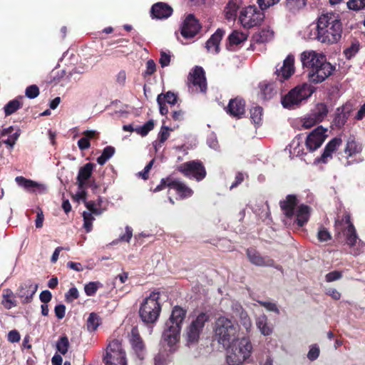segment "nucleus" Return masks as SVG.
<instances>
[{"mask_svg": "<svg viewBox=\"0 0 365 365\" xmlns=\"http://www.w3.org/2000/svg\"><path fill=\"white\" fill-rule=\"evenodd\" d=\"M329 110L325 103H317L315 107L310 111L314 119L319 123L322 122L327 116Z\"/></svg>", "mask_w": 365, "mask_h": 365, "instance_id": "32", "label": "nucleus"}, {"mask_svg": "<svg viewBox=\"0 0 365 365\" xmlns=\"http://www.w3.org/2000/svg\"><path fill=\"white\" fill-rule=\"evenodd\" d=\"M227 346L226 362L228 365H243L252 361L254 346L250 336L235 337Z\"/></svg>", "mask_w": 365, "mask_h": 365, "instance_id": "3", "label": "nucleus"}, {"mask_svg": "<svg viewBox=\"0 0 365 365\" xmlns=\"http://www.w3.org/2000/svg\"><path fill=\"white\" fill-rule=\"evenodd\" d=\"M324 56L322 53L313 50L304 51L301 53L300 60L303 68L307 69V73L318 65V63H320L321 58Z\"/></svg>", "mask_w": 365, "mask_h": 365, "instance_id": "16", "label": "nucleus"}, {"mask_svg": "<svg viewBox=\"0 0 365 365\" xmlns=\"http://www.w3.org/2000/svg\"><path fill=\"white\" fill-rule=\"evenodd\" d=\"M186 311L180 307H175L169 319L165 322L162 341L164 345L169 348L170 353L178 349L180 341V331L182 322L185 318Z\"/></svg>", "mask_w": 365, "mask_h": 365, "instance_id": "2", "label": "nucleus"}, {"mask_svg": "<svg viewBox=\"0 0 365 365\" xmlns=\"http://www.w3.org/2000/svg\"><path fill=\"white\" fill-rule=\"evenodd\" d=\"M350 253L354 256L365 253V242L361 240L359 243H356L355 246L350 247Z\"/></svg>", "mask_w": 365, "mask_h": 365, "instance_id": "52", "label": "nucleus"}, {"mask_svg": "<svg viewBox=\"0 0 365 365\" xmlns=\"http://www.w3.org/2000/svg\"><path fill=\"white\" fill-rule=\"evenodd\" d=\"M347 6L354 11L362 9L365 7V0H349Z\"/></svg>", "mask_w": 365, "mask_h": 365, "instance_id": "54", "label": "nucleus"}, {"mask_svg": "<svg viewBox=\"0 0 365 365\" xmlns=\"http://www.w3.org/2000/svg\"><path fill=\"white\" fill-rule=\"evenodd\" d=\"M115 153V148L112 146L106 147L102 154L97 158L98 164L104 165Z\"/></svg>", "mask_w": 365, "mask_h": 365, "instance_id": "42", "label": "nucleus"}, {"mask_svg": "<svg viewBox=\"0 0 365 365\" xmlns=\"http://www.w3.org/2000/svg\"><path fill=\"white\" fill-rule=\"evenodd\" d=\"M259 97L262 100L270 99L276 93V91L274 89V86L272 83H267L265 82L261 83L259 84Z\"/></svg>", "mask_w": 365, "mask_h": 365, "instance_id": "34", "label": "nucleus"}, {"mask_svg": "<svg viewBox=\"0 0 365 365\" xmlns=\"http://www.w3.org/2000/svg\"><path fill=\"white\" fill-rule=\"evenodd\" d=\"M83 227L87 232H89L92 230V223L94 217L91 215V213L86 212V211L83 213Z\"/></svg>", "mask_w": 365, "mask_h": 365, "instance_id": "53", "label": "nucleus"}, {"mask_svg": "<svg viewBox=\"0 0 365 365\" xmlns=\"http://www.w3.org/2000/svg\"><path fill=\"white\" fill-rule=\"evenodd\" d=\"M15 181L19 187L27 192L42 194L46 190V186L44 184L26 179L22 176L16 177Z\"/></svg>", "mask_w": 365, "mask_h": 365, "instance_id": "19", "label": "nucleus"}, {"mask_svg": "<svg viewBox=\"0 0 365 365\" xmlns=\"http://www.w3.org/2000/svg\"><path fill=\"white\" fill-rule=\"evenodd\" d=\"M359 42L356 40L351 41V45L349 46L344 51V54L347 59L351 58L354 56L359 50Z\"/></svg>", "mask_w": 365, "mask_h": 365, "instance_id": "44", "label": "nucleus"}, {"mask_svg": "<svg viewBox=\"0 0 365 365\" xmlns=\"http://www.w3.org/2000/svg\"><path fill=\"white\" fill-rule=\"evenodd\" d=\"M153 128L154 122L153 120H150L143 125L136 128L135 131L142 136H145L150 130L153 129Z\"/></svg>", "mask_w": 365, "mask_h": 365, "instance_id": "49", "label": "nucleus"}, {"mask_svg": "<svg viewBox=\"0 0 365 365\" xmlns=\"http://www.w3.org/2000/svg\"><path fill=\"white\" fill-rule=\"evenodd\" d=\"M188 81L195 88L196 91L202 93L206 91L207 83L202 68L196 66L193 70H192L190 73Z\"/></svg>", "mask_w": 365, "mask_h": 365, "instance_id": "15", "label": "nucleus"}, {"mask_svg": "<svg viewBox=\"0 0 365 365\" xmlns=\"http://www.w3.org/2000/svg\"><path fill=\"white\" fill-rule=\"evenodd\" d=\"M37 289V284L27 281L19 287L16 292V296L21 300L23 304L29 303L31 302Z\"/></svg>", "mask_w": 365, "mask_h": 365, "instance_id": "18", "label": "nucleus"}, {"mask_svg": "<svg viewBox=\"0 0 365 365\" xmlns=\"http://www.w3.org/2000/svg\"><path fill=\"white\" fill-rule=\"evenodd\" d=\"M224 31L218 29L207 41L205 48L207 52L217 54L220 51V43L224 36Z\"/></svg>", "mask_w": 365, "mask_h": 365, "instance_id": "27", "label": "nucleus"}, {"mask_svg": "<svg viewBox=\"0 0 365 365\" xmlns=\"http://www.w3.org/2000/svg\"><path fill=\"white\" fill-rule=\"evenodd\" d=\"M200 25L191 14L188 15L181 26V34L185 38L194 37L200 31Z\"/></svg>", "mask_w": 365, "mask_h": 365, "instance_id": "17", "label": "nucleus"}, {"mask_svg": "<svg viewBox=\"0 0 365 365\" xmlns=\"http://www.w3.org/2000/svg\"><path fill=\"white\" fill-rule=\"evenodd\" d=\"M101 324V319L96 313L92 312L89 314L86 322L87 329L89 331H96Z\"/></svg>", "mask_w": 365, "mask_h": 365, "instance_id": "39", "label": "nucleus"}, {"mask_svg": "<svg viewBox=\"0 0 365 365\" xmlns=\"http://www.w3.org/2000/svg\"><path fill=\"white\" fill-rule=\"evenodd\" d=\"M132 236L133 229L129 226H126L125 234L120 235L118 239L113 240L112 242V245H117L120 241L129 242L130 239L132 238Z\"/></svg>", "mask_w": 365, "mask_h": 365, "instance_id": "50", "label": "nucleus"}, {"mask_svg": "<svg viewBox=\"0 0 365 365\" xmlns=\"http://www.w3.org/2000/svg\"><path fill=\"white\" fill-rule=\"evenodd\" d=\"M238 327L230 319L220 317L215 323L214 332L218 343L224 347L228 346L237 334Z\"/></svg>", "mask_w": 365, "mask_h": 365, "instance_id": "7", "label": "nucleus"}, {"mask_svg": "<svg viewBox=\"0 0 365 365\" xmlns=\"http://www.w3.org/2000/svg\"><path fill=\"white\" fill-rule=\"evenodd\" d=\"M158 103H165L171 106H174L177 102V96L172 92H168L165 94H160L157 98Z\"/></svg>", "mask_w": 365, "mask_h": 365, "instance_id": "41", "label": "nucleus"}, {"mask_svg": "<svg viewBox=\"0 0 365 365\" xmlns=\"http://www.w3.org/2000/svg\"><path fill=\"white\" fill-rule=\"evenodd\" d=\"M155 365H165L168 361V355L165 353H159L155 357Z\"/></svg>", "mask_w": 365, "mask_h": 365, "instance_id": "61", "label": "nucleus"}, {"mask_svg": "<svg viewBox=\"0 0 365 365\" xmlns=\"http://www.w3.org/2000/svg\"><path fill=\"white\" fill-rule=\"evenodd\" d=\"M256 327L263 336H269L272 334L274 328L273 326L269 323L268 319L266 315L261 314L255 319Z\"/></svg>", "mask_w": 365, "mask_h": 365, "instance_id": "28", "label": "nucleus"}, {"mask_svg": "<svg viewBox=\"0 0 365 365\" xmlns=\"http://www.w3.org/2000/svg\"><path fill=\"white\" fill-rule=\"evenodd\" d=\"M306 5V0H286L285 6L292 12H296L304 8Z\"/></svg>", "mask_w": 365, "mask_h": 365, "instance_id": "43", "label": "nucleus"}, {"mask_svg": "<svg viewBox=\"0 0 365 365\" xmlns=\"http://www.w3.org/2000/svg\"><path fill=\"white\" fill-rule=\"evenodd\" d=\"M294 56L288 55L284 60L283 65L279 68H277L276 74L281 82L288 79L294 73Z\"/></svg>", "mask_w": 365, "mask_h": 365, "instance_id": "20", "label": "nucleus"}, {"mask_svg": "<svg viewBox=\"0 0 365 365\" xmlns=\"http://www.w3.org/2000/svg\"><path fill=\"white\" fill-rule=\"evenodd\" d=\"M105 365H127L126 354L118 340L110 341L103 357Z\"/></svg>", "mask_w": 365, "mask_h": 365, "instance_id": "10", "label": "nucleus"}, {"mask_svg": "<svg viewBox=\"0 0 365 365\" xmlns=\"http://www.w3.org/2000/svg\"><path fill=\"white\" fill-rule=\"evenodd\" d=\"M171 130L167 126H162L160 131L158 134V140L153 143V146L157 152L161 147L164 142L170 136V131Z\"/></svg>", "mask_w": 365, "mask_h": 365, "instance_id": "37", "label": "nucleus"}, {"mask_svg": "<svg viewBox=\"0 0 365 365\" xmlns=\"http://www.w3.org/2000/svg\"><path fill=\"white\" fill-rule=\"evenodd\" d=\"M341 139L340 138H334L330 140L324 148V152L319 158H317L316 161L318 163H327L332 158L333 153L341 144Z\"/></svg>", "mask_w": 365, "mask_h": 365, "instance_id": "23", "label": "nucleus"}, {"mask_svg": "<svg viewBox=\"0 0 365 365\" xmlns=\"http://www.w3.org/2000/svg\"><path fill=\"white\" fill-rule=\"evenodd\" d=\"M156 71V65L153 60H148L146 63V69L144 72L145 76H151Z\"/></svg>", "mask_w": 365, "mask_h": 365, "instance_id": "63", "label": "nucleus"}, {"mask_svg": "<svg viewBox=\"0 0 365 365\" xmlns=\"http://www.w3.org/2000/svg\"><path fill=\"white\" fill-rule=\"evenodd\" d=\"M263 9L256 6H249L242 9L239 15V21L245 29L259 26L264 19Z\"/></svg>", "mask_w": 365, "mask_h": 365, "instance_id": "9", "label": "nucleus"}, {"mask_svg": "<svg viewBox=\"0 0 365 365\" xmlns=\"http://www.w3.org/2000/svg\"><path fill=\"white\" fill-rule=\"evenodd\" d=\"M227 112L231 116L240 118L245 113V103L241 98H234L230 101Z\"/></svg>", "mask_w": 365, "mask_h": 365, "instance_id": "25", "label": "nucleus"}, {"mask_svg": "<svg viewBox=\"0 0 365 365\" xmlns=\"http://www.w3.org/2000/svg\"><path fill=\"white\" fill-rule=\"evenodd\" d=\"M236 309L240 312L239 318L240 324L245 329L247 333H250L252 327V323L250 318L247 312L242 310L241 306L237 305L236 307Z\"/></svg>", "mask_w": 365, "mask_h": 365, "instance_id": "35", "label": "nucleus"}, {"mask_svg": "<svg viewBox=\"0 0 365 365\" xmlns=\"http://www.w3.org/2000/svg\"><path fill=\"white\" fill-rule=\"evenodd\" d=\"M208 320L209 316L206 313L202 312L187 326L185 330V337L188 346L196 344L198 342L205 323Z\"/></svg>", "mask_w": 365, "mask_h": 365, "instance_id": "8", "label": "nucleus"}, {"mask_svg": "<svg viewBox=\"0 0 365 365\" xmlns=\"http://www.w3.org/2000/svg\"><path fill=\"white\" fill-rule=\"evenodd\" d=\"M100 283L98 282H92L85 285L84 290L88 296H93L98 290Z\"/></svg>", "mask_w": 365, "mask_h": 365, "instance_id": "55", "label": "nucleus"}, {"mask_svg": "<svg viewBox=\"0 0 365 365\" xmlns=\"http://www.w3.org/2000/svg\"><path fill=\"white\" fill-rule=\"evenodd\" d=\"M21 106V102L19 99H14L9 101L4 106V113L6 116L11 115L16 111Z\"/></svg>", "mask_w": 365, "mask_h": 365, "instance_id": "46", "label": "nucleus"}, {"mask_svg": "<svg viewBox=\"0 0 365 365\" xmlns=\"http://www.w3.org/2000/svg\"><path fill=\"white\" fill-rule=\"evenodd\" d=\"M178 170L185 177L197 181H201L206 176L205 168L199 160L184 163L178 166Z\"/></svg>", "mask_w": 365, "mask_h": 365, "instance_id": "12", "label": "nucleus"}, {"mask_svg": "<svg viewBox=\"0 0 365 365\" xmlns=\"http://www.w3.org/2000/svg\"><path fill=\"white\" fill-rule=\"evenodd\" d=\"M129 341L132 349L138 357L140 359H143L145 356V345L136 327H133L131 329L129 335Z\"/></svg>", "mask_w": 365, "mask_h": 365, "instance_id": "21", "label": "nucleus"}, {"mask_svg": "<svg viewBox=\"0 0 365 365\" xmlns=\"http://www.w3.org/2000/svg\"><path fill=\"white\" fill-rule=\"evenodd\" d=\"M159 62L162 67L168 66L170 62V55L165 51H161Z\"/></svg>", "mask_w": 365, "mask_h": 365, "instance_id": "64", "label": "nucleus"}, {"mask_svg": "<svg viewBox=\"0 0 365 365\" xmlns=\"http://www.w3.org/2000/svg\"><path fill=\"white\" fill-rule=\"evenodd\" d=\"M247 255L250 262L256 265L262 267H272L274 262L269 257H262L254 249H248L247 250Z\"/></svg>", "mask_w": 365, "mask_h": 365, "instance_id": "24", "label": "nucleus"}, {"mask_svg": "<svg viewBox=\"0 0 365 365\" xmlns=\"http://www.w3.org/2000/svg\"><path fill=\"white\" fill-rule=\"evenodd\" d=\"M69 347V341L67 336H61L56 343V349L61 354L64 355L67 353Z\"/></svg>", "mask_w": 365, "mask_h": 365, "instance_id": "47", "label": "nucleus"}, {"mask_svg": "<svg viewBox=\"0 0 365 365\" xmlns=\"http://www.w3.org/2000/svg\"><path fill=\"white\" fill-rule=\"evenodd\" d=\"M247 38V35L243 32L234 31L228 36L230 46H237L245 41Z\"/></svg>", "mask_w": 365, "mask_h": 365, "instance_id": "36", "label": "nucleus"}, {"mask_svg": "<svg viewBox=\"0 0 365 365\" xmlns=\"http://www.w3.org/2000/svg\"><path fill=\"white\" fill-rule=\"evenodd\" d=\"M26 96L29 98L33 99L37 97L39 94V89L37 86L31 85L26 88L25 92Z\"/></svg>", "mask_w": 365, "mask_h": 365, "instance_id": "57", "label": "nucleus"}, {"mask_svg": "<svg viewBox=\"0 0 365 365\" xmlns=\"http://www.w3.org/2000/svg\"><path fill=\"white\" fill-rule=\"evenodd\" d=\"M291 148L292 149V153L294 155H296L297 156H301L304 154L303 151V145H300L298 140H293L292 144L290 145Z\"/></svg>", "mask_w": 365, "mask_h": 365, "instance_id": "56", "label": "nucleus"}, {"mask_svg": "<svg viewBox=\"0 0 365 365\" xmlns=\"http://www.w3.org/2000/svg\"><path fill=\"white\" fill-rule=\"evenodd\" d=\"M262 108L255 106L250 110V118L254 124L259 125L262 123Z\"/></svg>", "mask_w": 365, "mask_h": 365, "instance_id": "45", "label": "nucleus"}, {"mask_svg": "<svg viewBox=\"0 0 365 365\" xmlns=\"http://www.w3.org/2000/svg\"><path fill=\"white\" fill-rule=\"evenodd\" d=\"M341 34L342 24L338 14L327 13L318 19L317 38L319 41L336 43L341 39Z\"/></svg>", "mask_w": 365, "mask_h": 365, "instance_id": "1", "label": "nucleus"}, {"mask_svg": "<svg viewBox=\"0 0 365 365\" xmlns=\"http://www.w3.org/2000/svg\"><path fill=\"white\" fill-rule=\"evenodd\" d=\"M79 297L78 291L76 287H71L66 294L67 302H72Z\"/></svg>", "mask_w": 365, "mask_h": 365, "instance_id": "62", "label": "nucleus"}, {"mask_svg": "<svg viewBox=\"0 0 365 365\" xmlns=\"http://www.w3.org/2000/svg\"><path fill=\"white\" fill-rule=\"evenodd\" d=\"M151 16L153 19H168L173 13V9L165 3L158 2L151 8Z\"/></svg>", "mask_w": 365, "mask_h": 365, "instance_id": "26", "label": "nucleus"}, {"mask_svg": "<svg viewBox=\"0 0 365 365\" xmlns=\"http://www.w3.org/2000/svg\"><path fill=\"white\" fill-rule=\"evenodd\" d=\"M94 167V164L88 163L80 168L77 176L79 187H85L87 180L91 176Z\"/></svg>", "mask_w": 365, "mask_h": 365, "instance_id": "30", "label": "nucleus"}, {"mask_svg": "<svg viewBox=\"0 0 365 365\" xmlns=\"http://www.w3.org/2000/svg\"><path fill=\"white\" fill-rule=\"evenodd\" d=\"M342 277L341 272L335 270L331 272H329L325 276V279L327 282H331L334 281H336L338 279H340Z\"/></svg>", "mask_w": 365, "mask_h": 365, "instance_id": "59", "label": "nucleus"}, {"mask_svg": "<svg viewBox=\"0 0 365 365\" xmlns=\"http://www.w3.org/2000/svg\"><path fill=\"white\" fill-rule=\"evenodd\" d=\"M344 222L346 227L343 231L344 235L346 238V243L350 247L355 246L356 243H359L361 240L359 238L355 227L350 221V217L348 215H345L341 222H336V227L338 229L339 225Z\"/></svg>", "mask_w": 365, "mask_h": 365, "instance_id": "14", "label": "nucleus"}, {"mask_svg": "<svg viewBox=\"0 0 365 365\" xmlns=\"http://www.w3.org/2000/svg\"><path fill=\"white\" fill-rule=\"evenodd\" d=\"M1 304L7 309H10L17 305L14 293L10 289H6L3 294Z\"/></svg>", "mask_w": 365, "mask_h": 365, "instance_id": "38", "label": "nucleus"}, {"mask_svg": "<svg viewBox=\"0 0 365 365\" xmlns=\"http://www.w3.org/2000/svg\"><path fill=\"white\" fill-rule=\"evenodd\" d=\"M239 6L235 1H230L225 9V15L228 20H235Z\"/></svg>", "mask_w": 365, "mask_h": 365, "instance_id": "40", "label": "nucleus"}, {"mask_svg": "<svg viewBox=\"0 0 365 365\" xmlns=\"http://www.w3.org/2000/svg\"><path fill=\"white\" fill-rule=\"evenodd\" d=\"M86 206L87 209L88 210V211L87 212L91 213L92 216H93V215H98L103 212L102 209H101L99 207V206H100L99 203L97 205L93 201H89V202H86Z\"/></svg>", "mask_w": 365, "mask_h": 365, "instance_id": "51", "label": "nucleus"}, {"mask_svg": "<svg viewBox=\"0 0 365 365\" xmlns=\"http://www.w3.org/2000/svg\"><path fill=\"white\" fill-rule=\"evenodd\" d=\"M297 200L295 195H287L284 200L280 202V207L287 217H296V222L299 227L304 226L309 220L310 208L305 205L297 206Z\"/></svg>", "mask_w": 365, "mask_h": 365, "instance_id": "4", "label": "nucleus"}, {"mask_svg": "<svg viewBox=\"0 0 365 365\" xmlns=\"http://www.w3.org/2000/svg\"><path fill=\"white\" fill-rule=\"evenodd\" d=\"M327 129L322 126H318L307 137L305 145L309 152L318 149L327 137Z\"/></svg>", "mask_w": 365, "mask_h": 365, "instance_id": "13", "label": "nucleus"}, {"mask_svg": "<svg viewBox=\"0 0 365 365\" xmlns=\"http://www.w3.org/2000/svg\"><path fill=\"white\" fill-rule=\"evenodd\" d=\"M317 237L321 242H327L331 239V235L327 229L321 227L318 231Z\"/></svg>", "mask_w": 365, "mask_h": 365, "instance_id": "60", "label": "nucleus"}, {"mask_svg": "<svg viewBox=\"0 0 365 365\" xmlns=\"http://www.w3.org/2000/svg\"><path fill=\"white\" fill-rule=\"evenodd\" d=\"M274 38V31L270 29H264L253 36L255 41L257 43H266L270 41Z\"/></svg>", "mask_w": 365, "mask_h": 365, "instance_id": "33", "label": "nucleus"}, {"mask_svg": "<svg viewBox=\"0 0 365 365\" xmlns=\"http://www.w3.org/2000/svg\"><path fill=\"white\" fill-rule=\"evenodd\" d=\"M313 93L314 88L309 84L297 86L282 97V105L287 109H295L307 101Z\"/></svg>", "mask_w": 365, "mask_h": 365, "instance_id": "6", "label": "nucleus"}, {"mask_svg": "<svg viewBox=\"0 0 365 365\" xmlns=\"http://www.w3.org/2000/svg\"><path fill=\"white\" fill-rule=\"evenodd\" d=\"M301 123L302 127L304 129H309L319 123L310 113L301 118Z\"/></svg>", "mask_w": 365, "mask_h": 365, "instance_id": "48", "label": "nucleus"}, {"mask_svg": "<svg viewBox=\"0 0 365 365\" xmlns=\"http://www.w3.org/2000/svg\"><path fill=\"white\" fill-rule=\"evenodd\" d=\"M163 182H166V181H163ZM167 182L168 187L175 190L182 199L190 197L193 194V191L190 187L178 179H168Z\"/></svg>", "mask_w": 365, "mask_h": 365, "instance_id": "22", "label": "nucleus"}, {"mask_svg": "<svg viewBox=\"0 0 365 365\" xmlns=\"http://www.w3.org/2000/svg\"><path fill=\"white\" fill-rule=\"evenodd\" d=\"M334 68V66L327 61L326 56H324L321 58L320 63H318V65L309 71L308 79L314 83H322L332 74Z\"/></svg>", "mask_w": 365, "mask_h": 365, "instance_id": "11", "label": "nucleus"}, {"mask_svg": "<svg viewBox=\"0 0 365 365\" xmlns=\"http://www.w3.org/2000/svg\"><path fill=\"white\" fill-rule=\"evenodd\" d=\"M361 150V145L355 140L354 137L350 136L347 139L344 152L346 155L345 157L348 159L349 158H352L356 154L360 153Z\"/></svg>", "mask_w": 365, "mask_h": 365, "instance_id": "29", "label": "nucleus"}, {"mask_svg": "<svg viewBox=\"0 0 365 365\" xmlns=\"http://www.w3.org/2000/svg\"><path fill=\"white\" fill-rule=\"evenodd\" d=\"M159 299L160 293L153 292L143 299L140 307L139 314L144 323L154 324L158 320L161 312Z\"/></svg>", "mask_w": 365, "mask_h": 365, "instance_id": "5", "label": "nucleus"}, {"mask_svg": "<svg viewBox=\"0 0 365 365\" xmlns=\"http://www.w3.org/2000/svg\"><path fill=\"white\" fill-rule=\"evenodd\" d=\"M319 348L317 344L312 345L308 351L307 358L313 361L319 357Z\"/></svg>", "mask_w": 365, "mask_h": 365, "instance_id": "58", "label": "nucleus"}, {"mask_svg": "<svg viewBox=\"0 0 365 365\" xmlns=\"http://www.w3.org/2000/svg\"><path fill=\"white\" fill-rule=\"evenodd\" d=\"M350 108L348 106H344L338 108L335 113L334 123L336 126L341 127L344 125L349 116Z\"/></svg>", "mask_w": 365, "mask_h": 365, "instance_id": "31", "label": "nucleus"}]
</instances>
